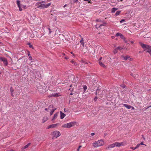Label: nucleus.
<instances>
[{"label":"nucleus","mask_w":151,"mask_h":151,"mask_svg":"<svg viewBox=\"0 0 151 151\" xmlns=\"http://www.w3.org/2000/svg\"><path fill=\"white\" fill-rule=\"evenodd\" d=\"M139 44L140 46L144 49L146 52L149 53L151 50V46L147 45L144 44L141 42Z\"/></svg>","instance_id":"nucleus-1"},{"label":"nucleus","mask_w":151,"mask_h":151,"mask_svg":"<svg viewBox=\"0 0 151 151\" xmlns=\"http://www.w3.org/2000/svg\"><path fill=\"white\" fill-rule=\"evenodd\" d=\"M104 144L103 141L102 140H99L97 141H95L93 143V146L94 147H98L103 145Z\"/></svg>","instance_id":"nucleus-2"},{"label":"nucleus","mask_w":151,"mask_h":151,"mask_svg":"<svg viewBox=\"0 0 151 151\" xmlns=\"http://www.w3.org/2000/svg\"><path fill=\"white\" fill-rule=\"evenodd\" d=\"M51 4L50 3H48L47 4H41L40 3H37L36 5L38 8H40L41 9H44L47 8L49 7Z\"/></svg>","instance_id":"nucleus-3"},{"label":"nucleus","mask_w":151,"mask_h":151,"mask_svg":"<svg viewBox=\"0 0 151 151\" xmlns=\"http://www.w3.org/2000/svg\"><path fill=\"white\" fill-rule=\"evenodd\" d=\"M96 93L101 98H102L105 94V90H100L97 89L96 92Z\"/></svg>","instance_id":"nucleus-4"},{"label":"nucleus","mask_w":151,"mask_h":151,"mask_svg":"<svg viewBox=\"0 0 151 151\" xmlns=\"http://www.w3.org/2000/svg\"><path fill=\"white\" fill-rule=\"evenodd\" d=\"M75 125V123L73 122H70L67 124H65L62 125V127L63 128H70Z\"/></svg>","instance_id":"nucleus-5"},{"label":"nucleus","mask_w":151,"mask_h":151,"mask_svg":"<svg viewBox=\"0 0 151 151\" xmlns=\"http://www.w3.org/2000/svg\"><path fill=\"white\" fill-rule=\"evenodd\" d=\"M52 135L54 137L57 138L60 136L61 134L59 131H55L53 132Z\"/></svg>","instance_id":"nucleus-6"},{"label":"nucleus","mask_w":151,"mask_h":151,"mask_svg":"<svg viewBox=\"0 0 151 151\" xmlns=\"http://www.w3.org/2000/svg\"><path fill=\"white\" fill-rule=\"evenodd\" d=\"M0 60L3 61L4 64L5 65H8V62L7 60L5 58L1 57L0 58Z\"/></svg>","instance_id":"nucleus-7"},{"label":"nucleus","mask_w":151,"mask_h":151,"mask_svg":"<svg viewBox=\"0 0 151 151\" xmlns=\"http://www.w3.org/2000/svg\"><path fill=\"white\" fill-rule=\"evenodd\" d=\"M114 146L118 147H119L121 146H123L124 145L123 144V142L119 143L118 142H116L114 143Z\"/></svg>","instance_id":"nucleus-8"},{"label":"nucleus","mask_w":151,"mask_h":151,"mask_svg":"<svg viewBox=\"0 0 151 151\" xmlns=\"http://www.w3.org/2000/svg\"><path fill=\"white\" fill-rule=\"evenodd\" d=\"M60 96V95H59V94H58L57 93H55L54 94L50 95H49L48 97H54V96L57 97L59 96Z\"/></svg>","instance_id":"nucleus-9"},{"label":"nucleus","mask_w":151,"mask_h":151,"mask_svg":"<svg viewBox=\"0 0 151 151\" xmlns=\"http://www.w3.org/2000/svg\"><path fill=\"white\" fill-rule=\"evenodd\" d=\"M57 124H51L47 126V129H49L51 128H53L57 126Z\"/></svg>","instance_id":"nucleus-10"},{"label":"nucleus","mask_w":151,"mask_h":151,"mask_svg":"<svg viewBox=\"0 0 151 151\" xmlns=\"http://www.w3.org/2000/svg\"><path fill=\"white\" fill-rule=\"evenodd\" d=\"M129 58V56H124L123 55H122L121 57V58L122 60H127Z\"/></svg>","instance_id":"nucleus-11"},{"label":"nucleus","mask_w":151,"mask_h":151,"mask_svg":"<svg viewBox=\"0 0 151 151\" xmlns=\"http://www.w3.org/2000/svg\"><path fill=\"white\" fill-rule=\"evenodd\" d=\"M123 106L127 108V109H130L131 108H132V109H134V107H132V106L130 105H129L127 104H123Z\"/></svg>","instance_id":"nucleus-12"},{"label":"nucleus","mask_w":151,"mask_h":151,"mask_svg":"<svg viewBox=\"0 0 151 151\" xmlns=\"http://www.w3.org/2000/svg\"><path fill=\"white\" fill-rule=\"evenodd\" d=\"M31 144L30 143H28L25 146H24L22 148V150H24V149L28 148V147Z\"/></svg>","instance_id":"nucleus-13"},{"label":"nucleus","mask_w":151,"mask_h":151,"mask_svg":"<svg viewBox=\"0 0 151 151\" xmlns=\"http://www.w3.org/2000/svg\"><path fill=\"white\" fill-rule=\"evenodd\" d=\"M60 118L61 119H63L66 115L65 114L62 112L61 111H60Z\"/></svg>","instance_id":"nucleus-14"},{"label":"nucleus","mask_w":151,"mask_h":151,"mask_svg":"<svg viewBox=\"0 0 151 151\" xmlns=\"http://www.w3.org/2000/svg\"><path fill=\"white\" fill-rule=\"evenodd\" d=\"M114 147V143L108 146L107 148L108 149Z\"/></svg>","instance_id":"nucleus-15"},{"label":"nucleus","mask_w":151,"mask_h":151,"mask_svg":"<svg viewBox=\"0 0 151 151\" xmlns=\"http://www.w3.org/2000/svg\"><path fill=\"white\" fill-rule=\"evenodd\" d=\"M48 119V118L46 116L44 117L42 120V122L44 123Z\"/></svg>","instance_id":"nucleus-16"},{"label":"nucleus","mask_w":151,"mask_h":151,"mask_svg":"<svg viewBox=\"0 0 151 151\" xmlns=\"http://www.w3.org/2000/svg\"><path fill=\"white\" fill-rule=\"evenodd\" d=\"M58 114L57 113H55V114L54 117L52 119V120H55L57 117L58 116Z\"/></svg>","instance_id":"nucleus-17"},{"label":"nucleus","mask_w":151,"mask_h":151,"mask_svg":"<svg viewBox=\"0 0 151 151\" xmlns=\"http://www.w3.org/2000/svg\"><path fill=\"white\" fill-rule=\"evenodd\" d=\"M99 64L100 65H101V66L103 67L104 68H105V65L101 62L99 61Z\"/></svg>","instance_id":"nucleus-18"},{"label":"nucleus","mask_w":151,"mask_h":151,"mask_svg":"<svg viewBox=\"0 0 151 151\" xmlns=\"http://www.w3.org/2000/svg\"><path fill=\"white\" fill-rule=\"evenodd\" d=\"M118 9L117 8H114L112 9H111V12L112 13H114L115 11L117 10H118Z\"/></svg>","instance_id":"nucleus-19"},{"label":"nucleus","mask_w":151,"mask_h":151,"mask_svg":"<svg viewBox=\"0 0 151 151\" xmlns=\"http://www.w3.org/2000/svg\"><path fill=\"white\" fill-rule=\"evenodd\" d=\"M121 12V11H117L116 13V14H115V16H117L120 14V13Z\"/></svg>","instance_id":"nucleus-20"},{"label":"nucleus","mask_w":151,"mask_h":151,"mask_svg":"<svg viewBox=\"0 0 151 151\" xmlns=\"http://www.w3.org/2000/svg\"><path fill=\"white\" fill-rule=\"evenodd\" d=\"M20 2L19 1V0L17 1V4L18 6H20Z\"/></svg>","instance_id":"nucleus-21"},{"label":"nucleus","mask_w":151,"mask_h":151,"mask_svg":"<svg viewBox=\"0 0 151 151\" xmlns=\"http://www.w3.org/2000/svg\"><path fill=\"white\" fill-rule=\"evenodd\" d=\"M55 110V109H52V110L50 112V115H51L53 113L54 111Z\"/></svg>","instance_id":"nucleus-22"},{"label":"nucleus","mask_w":151,"mask_h":151,"mask_svg":"<svg viewBox=\"0 0 151 151\" xmlns=\"http://www.w3.org/2000/svg\"><path fill=\"white\" fill-rule=\"evenodd\" d=\"M118 49H117L116 48V49H115L114 50V51H113V52H114V54H116V53H117V52H118V51H118Z\"/></svg>","instance_id":"nucleus-23"},{"label":"nucleus","mask_w":151,"mask_h":151,"mask_svg":"<svg viewBox=\"0 0 151 151\" xmlns=\"http://www.w3.org/2000/svg\"><path fill=\"white\" fill-rule=\"evenodd\" d=\"M83 88L84 91H85L87 89V87L86 86H84Z\"/></svg>","instance_id":"nucleus-24"},{"label":"nucleus","mask_w":151,"mask_h":151,"mask_svg":"<svg viewBox=\"0 0 151 151\" xmlns=\"http://www.w3.org/2000/svg\"><path fill=\"white\" fill-rule=\"evenodd\" d=\"M116 36H122V34H121V33H117L116 34Z\"/></svg>","instance_id":"nucleus-25"},{"label":"nucleus","mask_w":151,"mask_h":151,"mask_svg":"<svg viewBox=\"0 0 151 151\" xmlns=\"http://www.w3.org/2000/svg\"><path fill=\"white\" fill-rule=\"evenodd\" d=\"M14 91L13 88L11 87L10 88V92L11 93H12Z\"/></svg>","instance_id":"nucleus-26"},{"label":"nucleus","mask_w":151,"mask_h":151,"mask_svg":"<svg viewBox=\"0 0 151 151\" xmlns=\"http://www.w3.org/2000/svg\"><path fill=\"white\" fill-rule=\"evenodd\" d=\"M106 24V23H104L103 24H101L99 26V28L100 27H101L102 26H105Z\"/></svg>","instance_id":"nucleus-27"},{"label":"nucleus","mask_w":151,"mask_h":151,"mask_svg":"<svg viewBox=\"0 0 151 151\" xmlns=\"http://www.w3.org/2000/svg\"><path fill=\"white\" fill-rule=\"evenodd\" d=\"M28 45H29V47L30 48H33V46L31 45V44L30 43H29L28 44Z\"/></svg>","instance_id":"nucleus-28"},{"label":"nucleus","mask_w":151,"mask_h":151,"mask_svg":"<svg viewBox=\"0 0 151 151\" xmlns=\"http://www.w3.org/2000/svg\"><path fill=\"white\" fill-rule=\"evenodd\" d=\"M82 147V146H79L77 150V151H80V149Z\"/></svg>","instance_id":"nucleus-29"},{"label":"nucleus","mask_w":151,"mask_h":151,"mask_svg":"<svg viewBox=\"0 0 151 151\" xmlns=\"http://www.w3.org/2000/svg\"><path fill=\"white\" fill-rule=\"evenodd\" d=\"M81 43V45H82L83 47L84 46V43L83 42H80Z\"/></svg>","instance_id":"nucleus-30"},{"label":"nucleus","mask_w":151,"mask_h":151,"mask_svg":"<svg viewBox=\"0 0 151 151\" xmlns=\"http://www.w3.org/2000/svg\"><path fill=\"white\" fill-rule=\"evenodd\" d=\"M116 48L118 49V50H120L122 49V48L120 47H117Z\"/></svg>","instance_id":"nucleus-31"},{"label":"nucleus","mask_w":151,"mask_h":151,"mask_svg":"<svg viewBox=\"0 0 151 151\" xmlns=\"http://www.w3.org/2000/svg\"><path fill=\"white\" fill-rule=\"evenodd\" d=\"M140 145V144H137L136 146V148H138L139 147Z\"/></svg>","instance_id":"nucleus-32"},{"label":"nucleus","mask_w":151,"mask_h":151,"mask_svg":"<svg viewBox=\"0 0 151 151\" xmlns=\"http://www.w3.org/2000/svg\"><path fill=\"white\" fill-rule=\"evenodd\" d=\"M49 30V34H50L51 32H53V31H51L50 29V28L48 29Z\"/></svg>","instance_id":"nucleus-33"},{"label":"nucleus","mask_w":151,"mask_h":151,"mask_svg":"<svg viewBox=\"0 0 151 151\" xmlns=\"http://www.w3.org/2000/svg\"><path fill=\"white\" fill-rule=\"evenodd\" d=\"M59 37H62L64 36V35L62 34H60L59 35Z\"/></svg>","instance_id":"nucleus-34"},{"label":"nucleus","mask_w":151,"mask_h":151,"mask_svg":"<svg viewBox=\"0 0 151 151\" xmlns=\"http://www.w3.org/2000/svg\"><path fill=\"white\" fill-rule=\"evenodd\" d=\"M129 42L132 44H133L134 43V42L131 40H129Z\"/></svg>","instance_id":"nucleus-35"},{"label":"nucleus","mask_w":151,"mask_h":151,"mask_svg":"<svg viewBox=\"0 0 151 151\" xmlns=\"http://www.w3.org/2000/svg\"><path fill=\"white\" fill-rule=\"evenodd\" d=\"M19 9V10L20 11H22V9L20 6H18Z\"/></svg>","instance_id":"nucleus-36"},{"label":"nucleus","mask_w":151,"mask_h":151,"mask_svg":"<svg viewBox=\"0 0 151 151\" xmlns=\"http://www.w3.org/2000/svg\"><path fill=\"white\" fill-rule=\"evenodd\" d=\"M131 148L133 150H134L137 149V148H136V147H131Z\"/></svg>","instance_id":"nucleus-37"},{"label":"nucleus","mask_w":151,"mask_h":151,"mask_svg":"<svg viewBox=\"0 0 151 151\" xmlns=\"http://www.w3.org/2000/svg\"><path fill=\"white\" fill-rule=\"evenodd\" d=\"M50 107H51V106H49L48 108H45V110H46V111H49V108H50Z\"/></svg>","instance_id":"nucleus-38"},{"label":"nucleus","mask_w":151,"mask_h":151,"mask_svg":"<svg viewBox=\"0 0 151 151\" xmlns=\"http://www.w3.org/2000/svg\"><path fill=\"white\" fill-rule=\"evenodd\" d=\"M29 58L30 60H32V58L31 56H29Z\"/></svg>","instance_id":"nucleus-39"},{"label":"nucleus","mask_w":151,"mask_h":151,"mask_svg":"<svg viewBox=\"0 0 151 151\" xmlns=\"http://www.w3.org/2000/svg\"><path fill=\"white\" fill-rule=\"evenodd\" d=\"M83 42V38H81V39L80 41V42Z\"/></svg>","instance_id":"nucleus-40"},{"label":"nucleus","mask_w":151,"mask_h":151,"mask_svg":"<svg viewBox=\"0 0 151 151\" xmlns=\"http://www.w3.org/2000/svg\"><path fill=\"white\" fill-rule=\"evenodd\" d=\"M140 144V145H145V146L146 145L143 144V142H141L140 144Z\"/></svg>","instance_id":"nucleus-41"},{"label":"nucleus","mask_w":151,"mask_h":151,"mask_svg":"<svg viewBox=\"0 0 151 151\" xmlns=\"http://www.w3.org/2000/svg\"><path fill=\"white\" fill-rule=\"evenodd\" d=\"M124 21H125V20L124 19H122L120 21V22L122 23V22Z\"/></svg>","instance_id":"nucleus-42"},{"label":"nucleus","mask_w":151,"mask_h":151,"mask_svg":"<svg viewBox=\"0 0 151 151\" xmlns=\"http://www.w3.org/2000/svg\"><path fill=\"white\" fill-rule=\"evenodd\" d=\"M78 1V0H73V1L75 2H77Z\"/></svg>","instance_id":"nucleus-43"},{"label":"nucleus","mask_w":151,"mask_h":151,"mask_svg":"<svg viewBox=\"0 0 151 151\" xmlns=\"http://www.w3.org/2000/svg\"><path fill=\"white\" fill-rule=\"evenodd\" d=\"M95 134V133H92L91 134V135L92 136H93Z\"/></svg>","instance_id":"nucleus-44"},{"label":"nucleus","mask_w":151,"mask_h":151,"mask_svg":"<svg viewBox=\"0 0 151 151\" xmlns=\"http://www.w3.org/2000/svg\"><path fill=\"white\" fill-rule=\"evenodd\" d=\"M28 56H30V52L29 51H28Z\"/></svg>","instance_id":"nucleus-45"},{"label":"nucleus","mask_w":151,"mask_h":151,"mask_svg":"<svg viewBox=\"0 0 151 151\" xmlns=\"http://www.w3.org/2000/svg\"><path fill=\"white\" fill-rule=\"evenodd\" d=\"M121 38L122 39H123L124 38V37L122 35V36H120Z\"/></svg>","instance_id":"nucleus-46"},{"label":"nucleus","mask_w":151,"mask_h":151,"mask_svg":"<svg viewBox=\"0 0 151 151\" xmlns=\"http://www.w3.org/2000/svg\"><path fill=\"white\" fill-rule=\"evenodd\" d=\"M71 63H74V61L73 60H71Z\"/></svg>","instance_id":"nucleus-47"},{"label":"nucleus","mask_w":151,"mask_h":151,"mask_svg":"<svg viewBox=\"0 0 151 151\" xmlns=\"http://www.w3.org/2000/svg\"><path fill=\"white\" fill-rule=\"evenodd\" d=\"M22 7L23 8H26V6H24V5H22Z\"/></svg>","instance_id":"nucleus-48"},{"label":"nucleus","mask_w":151,"mask_h":151,"mask_svg":"<svg viewBox=\"0 0 151 151\" xmlns=\"http://www.w3.org/2000/svg\"><path fill=\"white\" fill-rule=\"evenodd\" d=\"M11 95L12 96H14V95L13 93H11Z\"/></svg>","instance_id":"nucleus-49"},{"label":"nucleus","mask_w":151,"mask_h":151,"mask_svg":"<svg viewBox=\"0 0 151 151\" xmlns=\"http://www.w3.org/2000/svg\"><path fill=\"white\" fill-rule=\"evenodd\" d=\"M96 21L97 22H99L100 21H99V19H96Z\"/></svg>","instance_id":"nucleus-50"},{"label":"nucleus","mask_w":151,"mask_h":151,"mask_svg":"<svg viewBox=\"0 0 151 151\" xmlns=\"http://www.w3.org/2000/svg\"><path fill=\"white\" fill-rule=\"evenodd\" d=\"M151 107V105L150 106H149L147 108V109L149 108H150V107Z\"/></svg>","instance_id":"nucleus-51"},{"label":"nucleus","mask_w":151,"mask_h":151,"mask_svg":"<svg viewBox=\"0 0 151 151\" xmlns=\"http://www.w3.org/2000/svg\"><path fill=\"white\" fill-rule=\"evenodd\" d=\"M149 53L150 54V55L151 56V51Z\"/></svg>","instance_id":"nucleus-52"},{"label":"nucleus","mask_w":151,"mask_h":151,"mask_svg":"<svg viewBox=\"0 0 151 151\" xmlns=\"http://www.w3.org/2000/svg\"><path fill=\"white\" fill-rule=\"evenodd\" d=\"M114 36H112V37H111V38H113H113H114Z\"/></svg>","instance_id":"nucleus-53"},{"label":"nucleus","mask_w":151,"mask_h":151,"mask_svg":"<svg viewBox=\"0 0 151 151\" xmlns=\"http://www.w3.org/2000/svg\"><path fill=\"white\" fill-rule=\"evenodd\" d=\"M96 98L94 99V101H96Z\"/></svg>","instance_id":"nucleus-54"},{"label":"nucleus","mask_w":151,"mask_h":151,"mask_svg":"<svg viewBox=\"0 0 151 151\" xmlns=\"http://www.w3.org/2000/svg\"><path fill=\"white\" fill-rule=\"evenodd\" d=\"M53 43H57V44H58V43H57L56 42H54Z\"/></svg>","instance_id":"nucleus-55"},{"label":"nucleus","mask_w":151,"mask_h":151,"mask_svg":"<svg viewBox=\"0 0 151 151\" xmlns=\"http://www.w3.org/2000/svg\"><path fill=\"white\" fill-rule=\"evenodd\" d=\"M125 42L126 43H127V42L126 40V41H125Z\"/></svg>","instance_id":"nucleus-56"},{"label":"nucleus","mask_w":151,"mask_h":151,"mask_svg":"<svg viewBox=\"0 0 151 151\" xmlns=\"http://www.w3.org/2000/svg\"><path fill=\"white\" fill-rule=\"evenodd\" d=\"M84 1H88V0H83Z\"/></svg>","instance_id":"nucleus-57"},{"label":"nucleus","mask_w":151,"mask_h":151,"mask_svg":"<svg viewBox=\"0 0 151 151\" xmlns=\"http://www.w3.org/2000/svg\"><path fill=\"white\" fill-rule=\"evenodd\" d=\"M14 151V150H11V151Z\"/></svg>","instance_id":"nucleus-58"},{"label":"nucleus","mask_w":151,"mask_h":151,"mask_svg":"<svg viewBox=\"0 0 151 151\" xmlns=\"http://www.w3.org/2000/svg\"><path fill=\"white\" fill-rule=\"evenodd\" d=\"M131 58H130V59H129V60H131Z\"/></svg>","instance_id":"nucleus-59"},{"label":"nucleus","mask_w":151,"mask_h":151,"mask_svg":"<svg viewBox=\"0 0 151 151\" xmlns=\"http://www.w3.org/2000/svg\"><path fill=\"white\" fill-rule=\"evenodd\" d=\"M101 58H101V57L100 58V60L101 59Z\"/></svg>","instance_id":"nucleus-60"},{"label":"nucleus","mask_w":151,"mask_h":151,"mask_svg":"<svg viewBox=\"0 0 151 151\" xmlns=\"http://www.w3.org/2000/svg\"><path fill=\"white\" fill-rule=\"evenodd\" d=\"M120 1H123V0H120Z\"/></svg>","instance_id":"nucleus-61"},{"label":"nucleus","mask_w":151,"mask_h":151,"mask_svg":"<svg viewBox=\"0 0 151 151\" xmlns=\"http://www.w3.org/2000/svg\"><path fill=\"white\" fill-rule=\"evenodd\" d=\"M71 54H73V52H71Z\"/></svg>","instance_id":"nucleus-62"},{"label":"nucleus","mask_w":151,"mask_h":151,"mask_svg":"<svg viewBox=\"0 0 151 151\" xmlns=\"http://www.w3.org/2000/svg\"><path fill=\"white\" fill-rule=\"evenodd\" d=\"M90 2V1H88V3H89Z\"/></svg>","instance_id":"nucleus-63"},{"label":"nucleus","mask_w":151,"mask_h":151,"mask_svg":"<svg viewBox=\"0 0 151 151\" xmlns=\"http://www.w3.org/2000/svg\"><path fill=\"white\" fill-rule=\"evenodd\" d=\"M42 2H44V1H42Z\"/></svg>","instance_id":"nucleus-64"}]
</instances>
